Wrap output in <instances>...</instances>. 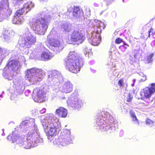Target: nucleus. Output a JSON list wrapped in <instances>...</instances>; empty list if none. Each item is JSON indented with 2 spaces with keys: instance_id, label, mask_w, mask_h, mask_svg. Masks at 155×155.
I'll use <instances>...</instances> for the list:
<instances>
[{
  "instance_id": "nucleus-26",
  "label": "nucleus",
  "mask_w": 155,
  "mask_h": 155,
  "mask_svg": "<svg viewBox=\"0 0 155 155\" xmlns=\"http://www.w3.org/2000/svg\"><path fill=\"white\" fill-rule=\"evenodd\" d=\"M123 42V40L120 38H117L115 40V43L117 44H120L122 42Z\"/></svg>"
},
{
  "instance_id": "nucleus-24",
  "label": "nucleus",
  "mask_w": 155,
  "mask_h": 155,
  "mask_svg": "<svg viewBox=\"0 0 155 155\" xmlns=\"http://www.w3.org/2000/svg\"><path fill=\"white\" fill-rule=\"evenodd\" d=\"M43 92L42 90H39L37 93V96L39 98H40L43 96Z\"/></svg>"
},
{
  "instance_id": "nucleus-8",
  "label": "nucleus",
  "mask_w": 155,
  "mask_h": 155,
  "mask_svg": "<svg viewBox=\"0 0 155 155\" xmlns=\"http://www.w3.org/2000/svg\"><path fill=\"white\" fill-rule=\"evenodd\" d=\"M56 114L59 117L65 118L67 115V110L62 107H59L55 111Z\"/></svg>"
},
{
  "instance_id": "nucleus-23",
  "label": "nucleus",
  "mask_w": 155,
  "mask_h": 155,
  "mask_svg": "<svg viewBox=\"0 0 155 155\" xmlns=\"http://www.w3.org/2000/svg\"><path fill=\"white\" fill-rule=\"evenodd\" d=\"M36 129L35 128H34L31 130L30 131L28 132L27 135L28 137H32L35 134L36 132Z\"/></svg>"
},
{
  "instance_id": "nucleus-10",
  "label": "nucleus",
  "mask_w": 155,
  "mask_h": 155,
  "mask_svg": "<svg viewBox=\"0 0 155 155\" xmlns=\"http://www.w3.org/2000/svg\"><path fill=\"white\" fill-rule=\"evenodd\" d=\"M92 44L94 46L98 45L101 41V37L99 34L93 32L92 34Z\"/></svg>"
},
{
  "instance_id": "nucleus-35",
  "label": "nucleus",
  "mask_w": 155,
  "mask_h": 155,
  "mask_svg": "<svg viewBox=\"0 0 155 155\" xmlns=\"http://www.w3.org/2000/svg\"><path fill=\"white\" fill-rule=\"evenodd\" d=\"M150 58H151L150 57H147V59H149Z\"/></svg>"
},
{
  "instance_id": "nucleus-29",
  "label": "nucleus",
  "mask_w": 155,
  "mask_h": 155,
  "mask_svg": "<svg viewBox=\"0 0 155 155\" xmlns=\"http://www.w3.org/2000/svg\"><path fill=\"white\" fill-rule=\"evenodd\" d=\"M133 99V97L130 94H129L127 97V102H130Z\"/></svg>"
},
{
  "instance_id": "nucleus-17",
  "label": "nucleus",
  "mask_w": 155,
  "mask_h": 155,
  "mask_svg": "<svg viewBox=\"0 0 155 155\" xmlns=\"http://www.w3.org/2000/svg\"><path fill=\"white\" fill-rule=\"evenodd\" d=\"M150 98H147L142 96L141 98V99L143 101L142 102L140 103V104L146 106H148L152 101L150 99Z\"/></svg>"
},
{
  "instance_id": "nucleus-2",
  "label": "nucleus",
  "mask_w": 155,
  "mask_h": 155,
  "mask_svg": "<svg viewBox=\"0 0 155 155\" xmlns=\"http://www.w3.org/2000/svg\"><path fill=\"white\" fill-rule=\"evenodd\" d=\"M56 124L57 123L54 119H51L43 125L45 129L48 130L46 132V134L48 139L56 135L57 133Z\"/></svg>"
},
{
  "instance_id": "nucleus-5",
  "label": "nucleus",
  "mask_w": 155,
  "mask_h": 155,
  "mask_svg": "<svg viewBox=\"0 0 155 155\" xmlns=\"http://www.w3.org/2000/svg\"><path fill=\"white\" fill-rule=\"evenodd\" d=\"M155 92V84L152 83L150 86L144 88L141 92V95L142 97L151 98V96Z\"/></svg>"
},
{
  "instance_id": "nucleus-7",
  "label": "nucleus",
  "mask_w": 155,
  "mask_h": 155,
  "mask_svg": "<svg viewBox=\"0 0 155 155\" xmlns=\"http://www.w3.org/2000/svg\"><path fill=\"white\" fill-rule=\"evenodd\" d=\"M19 63L18 61L12 60L9 61L7 64L8 68L13 71H15L18 68Z\"/></svg>"
},
{
  "instance_id": "nucleus-1",
  "label": "nucleus",
  "mask_w": 155,
  "mask_h": 155,
  "mask_svg": "<svg viewBox=\"0 0 155 155\" xmlns=\"http://www.w3.org/2000/svg\"><path fill=\"white\" fill-rule=\"evenodd\" d=\"M65 68L72 73L79 72L81 67L83 65L84 61L78 54L74 51H70L64 59Z\"/></svg>"
},
{
  "instance_id": "nucleus-31",
  "label": "nucleus",
  "mask_w": 155,
  "mask_h": 155,
  "mask_svg": "<svg viewBox=\"0 0 155 155\" xmlns=\"http://www.w3.org/2000/svg\"><path fill=\"white\" fill-rule=\"evenodd\" d=\"M23 22V21L21 20V19H19L18 21H16L15 23L17 24H21Z\"/></svg>"
},
{
  "instance_id": "nucleus-4",
  "label": "nucleus",
  "mask_w": 155,
  "mask_h": 155,
  "mask_svg": "<svg viewBox=\"0 0 155 155\" xmlns=\"http://www.w3.org/2000/svg\"><path fill=\"white\" fill-rule=\"evenodd\" d=\"M36 30L38 34L43 35L45 34L48 28L47 22L45 19L41 20H37L34 24Z\"/></svg>"
},
{
  "instance_id": "nucleus-11",
  "label": "nucleus",
  "mask_w": 155,
  "mask_h": 155,
  "mask_svg": "<svg viewBox=\"0 0 155 155\" xmlns=\"http://www.w3.org/2000/svg\"><path fill=\"white\" fill-rule=\"evenodd\" d=\"M153 38H155V31H154V29L151 28L150 30L148 31V33L143 35L141 36V38L142 39L146 40L150 36Z\"/></svg>"
},
{
  "instance_id": "nucleus-16",
  "label": "nucleus",
  "mask_w": 155,
  "mask_h": 155,
  "mask_svg": "<svg viewBox=\"0 0 155 155\" xmlns=\"http://www.w3.org/2000/svg\"><path fill=\"white\" fill-rule=\"evenodd\" d=\"M41 60L47 61L51 59L52 58L49 52H43L41 55Z\"/></svg>"
},
{
  "instance_id": "nucleus-30",
  "label": "nucleus",
  "mask_w": 155,
  "mask_h": 155,
  "mask_svg": "<svg viewBox=\"0 0 155 155\" xmlns=\"http://www.w3.org/2000/svg\"><path fill=\"white\" fill-rule=\"evenodd\" d=\"M140 81L141 82L145 81L146 80V76L145 75H143L140 76Z\"/></svg>"
},
{
  "instance_id": "nucleus-32",
  "label": "nucleus",
  "mask_w": 155,
  "mask_h": 155,
  "mask_svg": "<svg viewBox=\"0 0 155 155\" xmlns=\"http://www.w3.org/2000/svg\"><path fill=\"white\" fill-rule=\"evenodd\" d=\"M4 8V5L3 4H2V3H1V4H0V11L2 9Z\"/></svg>"
},
{
  "instance_id": "nucleus-18",
  "label": "nucleus",
  "mask_w": 155,
  "mask_h": 155,
  "mask_svg": "<svg viewBox=\"0 0 155 155\" xmlns=\"http://www.w3.org/2000/svg\"><path fill=\"white\" fill-rule=\"evenodd\" d=\"M82 101L78 99H75L72 102V106L74 108L79 107L82 105Z\"/></svg>"
},
{
  "instance_id": "nucleus-27",
  "label": "nucleus",
  "mask_w": 155,
  "mask_h": 155,
  "mask_svg": "<svg viewBox=\"0 0 155 155\" xmlns=\"http://www.w3.org/2000/svg\"><path fill=\"white\" fill-rule=\"evenodd\" d=\"M14 137H12V142H14L17 140H18L19 138V137L13 133Z\"/></svg>"
},
{
  "instance_id": "nucleus-25",
  "label": "nucleus",
  "mask_w": 155,
  "mask_h": 155,
  "mask_svg": "<svg viewBox=\"0 0 155 155\" xmlns=\"http://www.w3.org/2000/svg\"><path fill=\"white\" fill-rule=\"evenodd\" d=\"M118 84L120 87L124 86V79L121 78L119 79L118 81Z\"/></svg>"
},
{
  "instance_id": "nucleus-6",
  "label": "nucleus",
  "mask_w": 155,
  "mask_h": 155,
  "mask_svg": "<svg viewBox=\"0 0 155 155\" xmlns=\"http://www.w3.org/2000/svg\"><path fill=\"white\" fill-rule=\"evenodd\" d=\"M24 46L27 48L34 44L36 41V38L31 34H29L24 39Z\"/></svg>"
},
{
  "instance_id": "nucleus-36",
  "label": "nucleus",
  "mask_w": 155,
  "mask_h": 155,
  "mask_svg": "<svg viewBox=\"0 0 155 155\" xmlns=\"http://www.w3.org/2000/svg\"><path fill=\"white\" fill-rule=\"evenodd\" d=\"M31 70V71H32V69H31V70Z\"/></svg>"
},
{
  "instance_id": "nucleus-3",
  "label": "nucleus",
  "mask_w": 155,
  "mask_h": 155,
  "mask_svg": "<svg viewBox=\"0 0 155 155\" xmlns=\"http://www.w3.org/2000/svg\"><path fill=\"white\" fill-rule=\"evenodd\" d=\"M85 39L84 36L78 30H74L70 35V43L74 45L81 44Z\"/></svg>"
},
{
  "instance_id": "nucleus-21",
  "label": "nucleus",
  "mask_w": 155,
  "mask_h": 155,
  "mask_svg": "<svg viewBox=\"0 0 155 155\" xmlns=\"http://www.w3.org/2000/svg\"><path fill=\"white\" fill-rule=\"evenodd\" d=\"M130 116L132 117L133 121H136L137 124H139V122L137 118L135 113L132 110L130 111Z\"/></svg>"
},
{
  "instance_id": "nucleus-28",
  "label": "nucleus",
  "mask_w": 155,
  "mask_h": 155,
  "mask_svg": "<svg viewBox=\"0 0 155 155\" xmlns=\"http://www.w3.org/2000/svg\"><path fill=\"white\" fill-rule=\"evenodd\" d=\"M13 133L12 132V134H9L7 137L8 140L12 142V137H14Z\"/></svg>"
},
{
  "instance_id": "nucleus-19",
  "label": "nucleus",
  "mask_w": 155,
  "mask_h": 155,
  "mask_svg": "<svg viewBox=\"0 0 155 155\" xmlns=\"http://www.w3.org/2000/svg\"><path fill=\"white\" fill-rule=\"evenodd\" d=\"M124 45H121L119 47L120 51L121 52H124L127 48L129 45L127 44L124 41L123 42Z\"/></svg>"
},
{
  "instance_id": "nucleus-14",
  "label": "nucleus",
  "mask_w": 155,
  "mask_h": 155,
  "mask_svg": "<svg viewBox=\"0 0 155 155\" xmlns=\"http://www.w3.org/2000/svg\"><path fill=\"white\" fill-rule=\"evenodd\" d=\"M26 8H28V11H26V12H28L30 10V7L29 6H27L26 8L25 6V5L24 7L22 8H21L19 9L18 10H17L16 12H15V17L16 18H17V17L19 18L20 17L21 15H22L23 13L25 12V10L26 9Z\"/></svg>"
},
{
  "instance_id": "nucleus-15",
  "label": "nucleus",
  "mask_w": 155,
  "mask_h": 155,
  "mask_svg": "<svg viewBox=\"0 0 155 155\" xmlns=\"http://www.w3.org/2000/svg\"><path fill=\"white\" fill-rule=\"evenodd\" d=\"M60 136L61 138L65 139L67 141L70 140V132L68 130H65L61 132Z\"/></svg>"
},
{
  "instance_id": "nucleus-13",
  "label": "nucleus",
  "mask_w": 155,
  "mask_h": 155,
  "mask_svg": "<svg viewBox=\"0 0 155 155\" xmlns=\"http://www.w3.org/2000/svg\"><path fill=\"white\" fill-rule=\"evenodd\" d=\"M48 42L50 45L55 47H58L60 45V42L58 39L49 38L48 39Z\"/></svg>"
},
{
  "instance_id": "nucleus-20",
  "label": "nucleus",
  "mask_w": 155,
  "mask_h": 155,
  "mask_svg": "<svg viewBox=\"0 0 155 155\" xmlns=\"http://www.w3.org/2000/svg\"><path fill=\"white\" fill-rule=\"evenodd\" d=\"M60 29L63 31L64 32H68L70 31L69 29V26L67 24H63L61 25Z\"/></svg>"
},
{
  "instance_id": "nucleus-33",
  "label": "nucleus",
  "mask_w": 155,
  "mask_h": 155,
  "mask_svg": "<svg viewBox=\"0 0 155 155\" xmlns=\"http://www.w3.org/2000/svg\"><path fill=\"white\" fill-rule=\"evenodd\" d=\"M151 45H152V46H155V41H152V43H151Z\"/></svg>"
},
{
  "instance_id": "nucleus-22",
  "label": "nucleus",
  "mask_w": 155,
  "mask_h": 155,
  "mask_svg": "<svg viewBox=\"0 0 155 155\" xmlns=\"http://www.w3.org/2000/svg\"><path fill=\"white\" fill-rule=\"evenodd\" d=\"M145 122L147 125L150 126H153L154 123V121L149 118H147Z\"/></svg>"
},
{
  "instance_id": "nucleus-12",
  "label": "nucleus",
  "mask_w": 155,
  "mask_h": 155,
  "mask_svg": "<svg viewBox=\"0 0 155 155\" xmlns=\"http://www.w3.org/2000/svg\"><path fill=\"white\" fill-rule=\"evenodd\" d=\"M81 14H83V11L78 6H74L73 11V15L76 18L79 17Z\"/></svg>"
},
{
  "instance_id": "nucleus-9",
  "label": "nucleus",
  "mask_w": 155,
  "mask_h": 155,
  "mask_svg": "<svg viewBox=\"0 0 155 155\" xmlns=\"http://www.w3.org/2000/svg\"><path fill=\"white\" fill-rule=\"evenodd\" d=\"M73 86L69 82H67L64 84L61 89V91L65 93H70L72 91Z\"/></svg>"
},
{
  "instance_id": "nucleus-34",
  "label": "nucleus",
  "mask_w": 155,
  "mask_h": 155,
  "mask_svg": "<svg viewBox=\"0 0 155 155\" xmlns=\"http://www.w3.org/2000/svg\"><path fill=\"white\" fill-rule=\"evenodd\" d=\"M54 73H55H55H56V72H55V71H54V72H53L52 74H54Z\"/></svg>"
}]
</instances>
